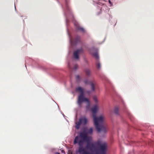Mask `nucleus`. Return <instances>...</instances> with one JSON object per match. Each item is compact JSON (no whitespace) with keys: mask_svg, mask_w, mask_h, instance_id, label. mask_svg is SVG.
Listing matches in <instances>:
<instances>
[{"mask_svg":"<svg viewBox=\"0 0 154 154\" xmlns=\"http://www.w3.org/2000/svg\"><path fill=\"white\" fill-rule=\"evenodd\" d=\"M91 140V137H88L87 134L84 132H80L79 136L75 137L73 141L74 144H78L79 147L78 152L80 154H91L83 147L84 142H87L86 149H89L92 152H97L96 154H106L107 149L106 144L105 143L102 144V142L99 140L93 143L88 142L89 140Z\"/></svg>","mask_w":154,"mask_h":154,"instance_id":"f257e3e1","label":"nucleus"},{"mask_svg":"<svg viewBox=\"0 0 154 154\" xmlns=\"http://www.w3.org/2000/svg\"><path fill=\"white\" fill-rule=\"evenodd\" d=\"M98 109V107L97 105H95L91 109L93 113V117L94 119V123L96 128L98 132L102 131L104 133L106 132V130L104 127L103 124V117L100 116L97 117L96 116V113Z\"/></svg>","mask_w":154,"mask_h":154,"instance_id":"f03ea898","label":"nucleus"},{"mask_svg":"<svg viewBox=\"0 0 154 154\" xmlns=\"http://www.w3.org/2000/svg\"><path fill=\"white\" fill-rule=\"evenodd\" d=\"M85 101L88 103V100L85 97L84 93L82 94H79L78 97L77 101V103L79 106L81 107L82 102Z\"/></svg>","mask_w":154,"mask_h":154,"instance_id":"7ed1b4c3","label":"nucleus"},{"mask_svg":"<svg viewBox=\"0 0 154 154\" xmlns=\"http://www.w3.org/2000/svg\"><path fill=\"white\" fill-rule=\"evenodd\" d=\"M87 122V119L85 117H83L79 119L78 122L76 123L75 128L77 129H79L80 125L82 124L85 125Z\"/></svg>","mask_w":154,"mask_h":154,"instance_id":"20e7f679","label":"nucleus"},{"mask_svg":"<svg viewBox=\"0 0 154 154\" xmlns=\"http://www.w3.org/2000/svg\"><path fill=\"white\" fill-rule=\"evenodd\" d=\"M83 51V50L82 48L77 49L73 53L74 57L75 59H78L79 58V54L82 53Z\"/></svg>","mask_w":154,"mask_h":154,"instance_id":"39448f33","label":"nucleus"},{"mask_svg":"<svg viewBox=\"0 0 154 154\" xmlns=\"http://www.w3.org/2000/svg\"><path fill=\"white\" fill-rule=\"evenodd\" d=\"M84 82L85 84H90L91 85V89L92 91H95V86H96V83L94 82H93L91 81L88 82L87 80H85L84 81Z\"/></svg>","mask_w":154,"mask_h":154,"instance_id":"423d86ee","label":"nucleus"},{"mask_svg":"<svg viewBox=\"0 0 154 154\" xmlns=\"http://www.w3.org/2000/svg\"><path fill=\"white\" fill-rule=\"evenodd\" d=\"M75 91L76 92L80 94L84 93V89L80 87H79L75 88Z\"/></svg>","mask_w":154,"mask_h":154,"instance_id":"0eeeda50","label":"nucleus"},{"mask_svg":"<svg viewBox=\"0 0 154 154\" xmlns=\"http://www.w3.org/2000/svg\"><path fill=\"white\" fill-rule=\"evenodd\" d=\"M80 37L79 36H76L75 37L74 42L76 43L80 42Z\"/></svg>","mask_w":154,"mask_h":154,"instance_id":"6e6552de","label":"nucleus"},{"mask_svg":"<svg viewBox=\"0 0 154 154\" xmlns=\"http://www.w3.org/2000/svg\"><path fill=\"white\" fill-rule=\"evenodd\" d=\"M77 29L78 30H80L82 32H85V29L79 26L77 27Z\"/></svg>","mask_w":154,"mask_h":154,"instance_id":"1a4fd4ad","label":"nucleus"},{"mask_svg":"<svg viewBox=\"0 0 154 154\" xmlns=\"http://www.w3.org/2000/svg\"><path fill=\"white\" fill-rule=\"evenodd\" d=\"M85 73L86 75L87 76L89 75L91 73L90 70L89 69H85Z\"/></svg>","mask_w":154,"mask_h":154,"instance_id":"9d476101","label":"nucleus"},{"mask_svg":"<svg viewBox=\"0 0 154 154\" xmlns=\"http://www.w3.org/2000/svg\"><path fill=\"white\" fill-rule=\"evenodd\" d=\"M96 66L98 69L101 68V64L99 62H97L96 64Z\"/></svg>","mask_w":154,"mask_h":154,"instance_id":"9b49d317","label":"nucleus"},{"mask_svg":"<svg viewBox=\"0 0 154 154\" xmlns=\"http://www.w3.org/2000/svg\"><path fill=\"white\" fill-rule=\"evenodd\" d=\"M92 54L96 58L98 59V55L97 53L96 52Z\"/></svg>","mask_w":154,"mask_h":154,"instance_id":"f8f14e48","label":"nucleus"},{"mask_svg":"<svg viewBox=\"0 0 154 154\" xmlns=\"http://www.w3.org/2000/svg\"><path fill=\"white\" fill-rule=\"evenodd\" d=\"M93 130L92 128H91L88 130V134H91L93 133Z\"/></svg>","mask_w":154,"mask_h":154,"instance_id":"ddd939ff","label":"nucleus"},{"mask_svg":"<svg viewBox=\"0 0 154 154\" xmlns=\"http://www.w3.org/2000/svg\"><path fill=\"white\" fill-rule=\"evenodd\" d=\"M114 112L116 114H118V109L117 108H116L114 110Z\"/></svg>","mask_w":154,"mask_h":154,"instance_id":"4468645a","label":"nucleus"},{"mask_svg":"<svg viewBox=\"0 0 154 154\" xmlns=\"http://www.w3.org/2000/svg\"><path fill=\"white\" fill-rule=\"evenodd\" d=\"M88 103L87 105L86 106V108L87 109H88L90 107V103L89 101L88 100V103Z\"/></svg>","mask_w":154,"mask_h":154,"instance_id":"2eb2a0df","label":"nucleus"},{"mask_svg":"<svg viewBox=\"0 0 154 154\" xmlns=\"http://www.w3.org/2000/svg\"><path fill=\"white\" fill-rule=\"evenodd\" d=\"M93 98L94 100V101L95 102H97V97L96 96H94L93 97Z\"/></svg>","mask_w":154,"mask_h":154,"instance_id":"dca6fc26","label":"nucleus"},{"mask_svg":"<svg viewBox=\"0 0 154 154\" xmlns=\"http://www.w3.org/2000/svg\"><path fill=\"white\" fill-rule=\"evenodd\" d=\"M76 77L77 80L78 81L80 80V77L79 76V75H77L76 76Z\"/></svg>","mask_w":154,"mask_h":154,"instance_id":"f3484780","label":"nucleus"},{"mask_svg":"<svg viewBox=\"0 0 154 154\" xmlns=\"http://www.w3.org/2000/svg\"><path fill=\"white\" fill-rule=\"evenodd\" d=\"M78 66L77 65H75L74 66V69H77L78 68Z\"/></svg>","mask_w":154,"mask_h":154,"instance_id":"a211bd4d","label":"nucleus"},{"mask_svg":"<svg viewBox=\"0 0 154 154\" xmlns=\"http://www.w3.org/2000/svg\"><path fill=\"white\" fill-rule=\"evenodd\" d=\"M87 93L88 94H90L91 93V91H87Z\"/></svg>","mask_w":154,"mask_h":154,"instance_id":"6ab92c4d","label":"nucleus"},{"mask_svg":"<svg viewBox=\"0 0 154 154\" xmlns=\"http://www.w3.org/2000/svg\"><path fill=\"white\" fill-rule=\"evenodd\" d=\"M109 3L111 5L112 3H111V1H110V0H109Z\"/></svg>","mask_w":154,"mask_h":154,"instance_id":"aec40b11","label":"nucleus"},{"mask_svg":"<svg viewBox=\"0 0 154 154\" xmlns=\"http://www.w3.org/2000/svg\"><path fill=\"white\" fill-rule=\"evenodd\" d=\"M55 154H60V153L59 152H56Z\"/></svg>","mask_w":154,"mask_h":154,"instance_id":"412c9836","label":"nucleus"},{"mask_svg":"<svg viewBox=\"0 0 154 154\" xmlns=\"http://www.w3.org/2000/svg\"><path fill=\"white\" fill-rule=\"evenodd\" d=\"M62 152H64V153H65V151H64L62 150Z\"/></svg>","mask_w":154,"mask_h":154,"instance_id":"4be33fe9","label":"nucleus"},{"mask_svg":"<svg viewBox=\"0 0 154 154\" xmlns=\"http://www.w3.org/2000/svg\"><path fill=\"white\" fill-rule=\"evenodd\" d=\"M69 68H70V67H69Z\"/></svg>","mask_w":154,"mask_h":154,"instance_id":"5701e85b","label":"nucleus"}]
</instances>
